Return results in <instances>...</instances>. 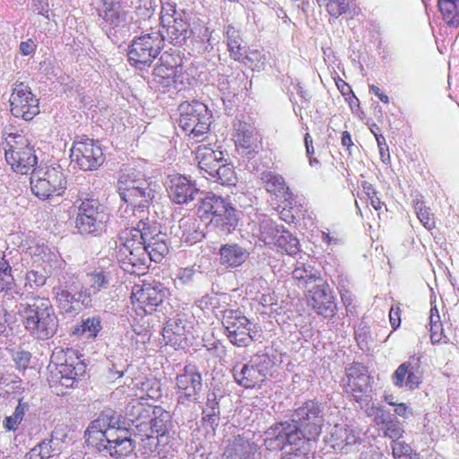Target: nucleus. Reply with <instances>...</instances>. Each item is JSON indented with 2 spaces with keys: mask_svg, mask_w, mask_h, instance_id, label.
I'll use <instances>...</instances> for the list:
<instances>
[{
  "mask_svg": "<svg viewBox=\"0 0 459 459\" xmlns=\"http://www.w3.org/2000/svg\"><path fill=\"white\" fill-rule=\"evenodd\" d=\"M325 408L316 400L298 404L290 420L281 421L265 431L264 444L268 450H283L291 446L295 450L309 452L322 433Z\"/></svg>",
  "mask_w": 459,
  "mask_h": 459,
  "instance_id": "f257e3e1",
  "label": "nucleus"
},
{
  "mask_svg": "<svg viewBox=\"0 0 459 459\" xmlns=\"http://www.w3.org/2000/svg\"><path fill=\"white\" fill-rule=\"evenodd\" d=\"M152 434L150 420L131 423L129 429L123 416L111 409L102 411L85 431L89 443L113 457L129 455L139 440Z\"/></svg>",
  "mask_w": 459,
  "mask_h": 459,
  "instance_id": "f03ea898",
  "label": "nucleus"
},
{
  "mask_svg": "<svg viewBox=\"0 0 459 459\" xmlns=\"http://www.w3.org/2000/svg\"><path fill=\"white\" fill-rule=\"evenodd\" d=\"M117 191L126 206H120L118 212L126 217L128 211L135 217H142V213L150 206L154 198L155 190L152 183L139 170L126 169L117 180Z\"/></svg>",
  "mask_w": 459,
  "mask_h": 459,
  "instance_id": "7ed1b4c3",
  "label": "nucleus"
},
{
  "mask_svg": "<svg viewBox=\"0 0 459 459\" xmlns=\"http://www.w3.org/2000/svg\"><path fill=\"white\" fill-rule=\"evenodd\" d=\"M16 309L25 328L36 338L48 340L56 333L58 319L48 299L25 297Z\"/></svg>",
  "mask_w": 459,
  "mask_h": 459,
  "instance_id": "20e7f679",
  "label": "nucleus"
},
{
  "mask_svg": "<svg viewBox=\"0 0 459 459\" xmlns=\"http://www.w3.org/2000/svg\"><path fill=\"white\" fill-rule=\"evenodd\" d=\"M74 221L75 229L81 235L100 236L106 231L109 221L108 208L93 197L80 198Z\"/></svg>",
  "mask_w": 459,
  "mask_h": 459,
  "instance_id": "39448f33",
  "label": "nucleus"
},
{
  "mask_svg": "<svg viewBox=\"0 0 459 459\" xmlns=\"http://www.w3.org/2000/svg\"><path fill=\"white\" fill-rule=\"evenodd\" d=\"M116 256L121 264V268L131 274H144L151 259L150 253L142 246L141 242L130 234L126 229L121 232L116 241Z\"/></svg>",
  "mask_w": 459,
  "mask_h": 459,
  "instance_id": "423d86ee",
  "label": "nucleus"
},
{
  "mask_svg": "<svg viewBox=\"0 0 459 459\" xmlns=\"http://www.w3.org/2000/svg\"><path fill=\"white\" fill-rule=\"evenodd\" d=\"M164 47L160 31H152L134 38L128 46V62L139 70L150 67Z\"/></svg>",
  "mask_w": 459,
  "mask_h": 459,
  "instance_id": "0eeeda50",
  "label": "nucleus"
},
{
  "mask_svg": "<svg viewBox=\"0 0 459 459\" xmlns=\"http://www.w3.org/2000/svg\"><path fill=\"white\" fill-rule=\"evenodd\" d=\"M143 215L137 222L136 227L126 229V234L136 238L142 246L150 253L151 259L155 262H160L169 252L167 243V234L162 232L158 226L144 221Z\"/></svg>",
  "mask_w": 459,
  "mask_h": 459,
  "instance_id": "6e6552de",
  "label": "nucleus"
},
{
  "mask_svg": "<svg viewBox=\"0 0 459 459\" xmlns=\"http://www.w3.org/2000/svg\"><path fill=\"white\" fill-rule=\"evenodd\" d=\"M273 361L267 354H256L246 363H237L231 372L236 383L245 388H253L264 383L271 373Z\"/></svg>",
  "mask_w": 459,
  "mask_h": 459,
  "instance_id": "1a4fd4ad",
  "label": "nucleus"
},
{
  "mask_svg": "<svg viewBox=\"0 0 459 459\" xmlns=\"http://www.w3.org/2000/svg\"><path fill=\"white\" fill-rule=\"evenodd\" d=\"M178 109V125L186 134L198 137L208 132L212 114L205 104L197 100L184 101Z\"/></svg>",
  "mask_w": 459,
  "mask_h": 459,
  "instance_id": "9d476101",
  "label": "nucleus"
},
{
  "mask_svg": "<svg viewBox=\"0 0 459 459\" xmlns=\"http://www.w3.org/2000/svg\"><path fill=\"white\" fill-rule=\"evenodd\" d=\"M30 188L39 199L61 195L66 188V180L59 167L34 169L30 176Z\"/></svg>",
  "mask_w": 459,
  "mask_h": 459,
  "instance_id": "9b49d317",
  "label": "nucleus"
},
{
  "mask_svg": "<svg viewBox=\"0 0 459 459\" xmlns=\"http://www.w3.org/2000/svg\"><path fill=\"white\" fill-rule=\"evenodd\" d=\"M221 323L230 342L236 346L247 347L258 336L251 322L238 309L224 310Z\"/></svg>",
  "mask_w": 459,
  "mask_h": 459,
  "instance_id": "f8f14e48",
  "label": "nucleus"
},
{
  "mask_svg": "<svg viewBox=\"0 0 459 459\" xmlns=\"http://www.w3.org/2000/svg\"><path fill=\"white\" fill-rule=\"evenodd\" d=\"M71 161L83 171H91L101 166L105 160L103 150L97 140L82 137L74 141L71 148Z\"/></svg>",
  "mask_w": 459,
  "mask_h": 459,
  "instance_id": "ddd939ff",
  "label": "nucleus"
},
{
  "mask_svg": "<svg viewBox=\"0 0 459 459\" xmlns=\"http://www.w3.org/2000/svg\"><path fill=\"white\" fill-rule=\"evenodd\" d=\"M369 380L368 369L363 365L353 363L346 368V378L344 379L346 392L360 405H367L370 401Z\"/></svg>",
  "mask_w": 459,
  "mask_h": 459,
  "instance_id": "4468645a",
  "label": "nucleus"
},
{
  "mask_svg": "<svg viewBox=\"0 0 459 459\" xmlns=\"http://www.w3.org/2000/svg\"><path fill=\"white\" fill-rule=\"evenodd\" d=\"M10 105L12 114L26 121L31 120L39 113V100L32 94L30 87L23 82L13 84Z\"/></svg>",
  "mask_w": 459,
  "mask_h": 459,
  "instance_id": "2eb2a0df",
  "label": "nucleus"
},
{
  "mask_svg": "<svg viewBox=\"0 0 459 459\" xmlns=\"http://www.w3.org/2000/svg\"><path fill=\"white\" fill-rule=\"evenodd\" d=\"M391 378L396 387H405L410 391L419 388L423 381L421 355H411L407 361L398 366Z\"/></svg>",
  "mask_w": 459,
  "mask_h": 459,
  "instance_id": "dca6fc26",
  "label": "nucleus"
},
{
  "mask_svg": "<svg viewBox=\"0 0 459 459\" xmlns=\"http://www.w3.org/2000/svg\"><path fill=\"white\" fill-rule=\"evenodd\" d=\"M176 386L179 403L196 402L203 388L202 375L197 368L191 364L185 366L176 377Z\"/></svg>",
  "mask_w": 459,
  "mask_h": 459,
  "instance_id": "f3484780",
  "label": "nucleus"
},
{
  "mask_svg": "<svg viewBox=\"0 0 459 459\" xmlns=\"http://www.w3.org/2000/svg\"><path fill=\"white\" fill-rule=\"evenodd\" d=\"M167 191L170 200L178 204H188L198 200L203 193L195 184L182 175H170L166 182Z\"/></svg>",
  "mask_w": 459,
  "mask_h": 459,
  "instance_id": "a211bd4d",
  "label": "nucleus"
},
{
  "mask_svg": "<svg viewBox=\"0 0 459 459\" xmlns=\"http://www.w3.org/2000/svg\"><path fill=\"white\" fill-rule=\"evenodd\" d=\"M169 290L160 281H144L142 285L135 284L132 290L131 299L133 302L142 304L146 310H151L160 305L167 297Z\"/></svg>",
  "mask_w": 459,
  "mask_h": 459,
  "instance_id": "6ab92c4d",
  "label": "nucleus"
},
{
  "mask_svg": "<svg viewBox=\"0 0 459 459\" xmlns=\"http://www.w3.org/2000/svg\"><path fill=\"white\" fill-rule=\"evenodd\" d=\"M161 23L164 31L160 32L164 40L168 39L174 46H181L194 33L189 22L182 17H174L161 12Z\"/></svg>",
  "mask_w": 459,
  "mask_h": 459,
  "instance_id": "aec40b11",
  "label": "nucleus"
},
{
  "mask_svg": "<svg viewBox=\"0 0 459 459\" xmlns=\"http://www.w3.org/2000/svg\"><path fill=\"white\" fill-rule=\"evenodd\" d=\"M86 371V365L78 357L66 359L58 365L57 372L52 374L49 383H59L60 386L74 388L79 377Z\"/></svg>",
  "mask_w": 459,
  "mask_h": 459,
  "instance_id": "412c9836",
  "label": "nucleus"
},
{
  "mask_svg": "<svg viewBox=\"0 0 459 459\" xmlns=\"http://www.w3.org/2000/svg\"><path fill=\"white\" fill-rule=\"evenodd\" d=\"M234 141L239 155L253 158L259 151L255 129L250 124L238 120L234 124Z\"/></svg>",
  "mask_w": 459,
  "mask_h": 459,
  "instance_id": "4be33fe9",
  "label": "nucleus"
},
{
  "mask_svg": "<svg viewBox=\"0 0 459 459\" xmlns=\"http://www.w3.org/2000/svg\"><path fill=\"white\" fill-rule=\"evenodd\" d=\"M307 298L318 314L325 316L333 315L336 304L329 285L324 280L308 290Z\"/></svg>",
  "mask_w": 459,
  "mask_h": 459,
  "instance_id": "5701e85b",
  "label": "nucleus"
},
{
  "mask_svg": "<svg viewBox=\"0 0 459 459\" xmlns=\"http://www.w3.org/2000/svg\"><path fill=\"white\" fill-rule=\"evenodd\" d=\"M195 160L204 178L209 179L218 167L224 161L223 152L214 150L209 144H202L196 148Z\"/></svg>",
  "mask_w": 459,
  "mask_h": 459,
  "instance_id": "b1692460",
  "label": "nucleus"
},
{
  "mask_svg": "<svg viewBox=\"0 0 459 459\" xmlns=\"http://www.w3.org/2000/svg\"><path fill=\"white\" fill-rule=\"evenodd\" d=\"M80 290L75 286H63L54 288L55 298L58 307L67 314H77L81 309V303L87 299L79 296Z\"/></svg>",
  "mask_w": 459,
  "mask_h": 459,
  "instance_id": "393cba45",
  "label": "nucleus"
},
{
  "mask_svg": "<svg viewBox=\"0 0 459 459\" xmlns=\"http://www.w3.org/2000/svg\"><path fill=\"white\" fill-rule=\"evenodd\" d=\"M160 64L154 67V82L158 85L167 88L175 82L178 66L176 60L168 53L160 57Z\"/></svg>",
  "mask_w": 459,
  "mask_h": 459,
  "instance_id": "a878e982",
  "label": "nucleus"
},
{
  "mask_svg": "<svg viewBox=\"0 0 459 459\" xmlns=\"http://www.w3.org/2000/svg\"><path fill=\"white\" fill-rule=\"evenodd\" d=\"M359 437L357 431L347 425L335 424L330 431L329 438L325 439L334 450L342 451L358 443Z\"/></svg>",
  "mask_w": 459,
  "mask_h": 459,
  "instance_id": "bb28decb",
  "label": "nucleus"
},
{
  "mask_svg": "<svg viewBox=\"0 0 459 459\" xmlns=\"http://www.w3.org/2000/svg\"><path fill=\"white\" fill-rule=\"evenodd\" d=\"M222 211L210 218V224L216 230L218 235L228 236L236 230L238 222L237 210L229 203Z\"/></svg>",
  "mask_w": 459,
  "mask_h": 459,
  "instance_id": "cd10ccee",
  "label": "nucleus"
},
{
  "mask_svg": "<svg viewBox=\"0 0 459 459\" xmlns=\"http://www.w3.org/2000/svg\"><path fill=\"white\" fill-rule=\"evenodd\" d=\"M13 152L14 153H5V160L16 172L27 174L37 164L38 159L31 145L21 151H13Z\"/></svg>",
  "mask_w": 459,
  "mask_h": 459,
  "instance_id": "c85d7f7f",
  "label": "nucleus"
},
{
  "mask_svg": "<svg viewBox=\"0 0 459 459\" xmlns=\"http://www.w3.org/2000/svg\"><path fill=\"white\" fill-rule=\"evenodd\" d=\"M58 435V429L56 428L52 431L50 438L42 440L32 449H30V451L27 455L29 458L48 459L54 456L56 454H58L60 451L59 446L61 442H63L64 438L66 437L65 434H62V437H59Z\"/></svg>",
  "mask_w": 459,
  "mask_h": 459,
  "instance_id": "c756f323",
  "label": "nucleus"
},
{
  "mask_svg": "<svg viewBox=\"0 0 459 459\" xmlns=\"http://www.w3.org/2000/svg\"><path fill=\"white\" fill-rule=\"evenodd\" d=\"M230 202L225 198L216 195L213 193H206L204 196H200L198 204V214L201 219L210 220L216 213L222 212V209ZM225 212V211H223Z\"/></svg>",
  "mask_w": 459,
  "mask_h": 459,
  "instance_id": "7c9ffc66",
  "label": "nucleus"
},
{
  "mask_svg": "<svg viewBox=\"0 0 459 459\" xmlns=\"http://www.w3.org/2000/svg\"><path fill=\"white\" fill-rule=\"evenodd\" d=\"M260 179L266 191L273 195L276 198L287 200L290 198V188L287 186L284 178L280 174L270 170H264L260 174Z\"/></svg>",
  "mask_w": 459,
  "mask_h": 459,
  "instance_id": "2f4dec72",
  "label": "nucleus"
},
{
  "mask_svg": "<svg viewBox=\"0 0 459 459\" xmlns=\"http://www.w3.org/2000/svg\"><path fill=\"white\" fill-rule=\"evenodd\" d=\"M110 274L105 271H94L86 275V283L88 287L80 290L79 296L84 297L90 300L91 296L108 288L110 284Z\"/></svg>",
  "mask_w": 459,
  "mask_h": 459,
  "instance_id": "473e14b6",
  "label": "nucleus"
},
{
  "mask_svg": "<svg viewBox=\"0 0 459 459\" xmlns=\"http://www.w3.org/2000/svg\"><path fill=\"white\" fill-rule=\"evenodd\" d=\"M292 278L299 288L307 289L310 284H316L323 280L320 272L309 264L297 262L292 271Z\"/></svg>",
  "mask_w": 459,
  "mask_h": 459,
  "instance_id": "72a5a7b5",
  "label": "nucleus"
},
{
  "mask_svg": "<svg viewBox=\"0 0 459 459\" xmlns=\"http://www.w3.org/2000/svg\"><path fill=\"white\" fill-rule=\"evenodd\" d=\"M249 253L238 244H225L220 248V263L226 267H238L248 257Z\"/></svg>",
  "mask_w": 459,
  "mask_h": 459,
  "instance_id": "f704fd0d",
  "label": "nucleus"
},
{
  "mask_svg": "<svg viewBox=\"0 0 459 459\" xmlns=\"http://www.w3.org/2000/svg\"><path fill=\"white\" fill-rule=\"evenodd\" d=\"M224 36L230 56L236 61L243 62L247 58V53L240 31L233 25L229 24L225 27Z\"/></svg>",
  "mask_w": 459,
  "mask_h": 459,
  "instance_id": "c9c22d12",
  "label": "nucleus"
},
{
  "mask_svg": "<svg viewBox=\"0 0 459 459\" xmlns=\"http://www.w3.org/2000/svg\"><path fill=\"white\" fill-rule=\"evenodd\" d=\"M255 451V445L247 438L238 436L224 453L226 459H247Z\"/></svg>",
  "mask_w": 459,
  "mask_h": 459,
  "instance_id": "e433bc0d",
  "label": "nucleus"
},
{
  "mask_svg": "<svg viewBox=\"0 0 459 459\" xmlns=\"http://www.w3.org/2000/svg\"><path fill=\"white\" fill-rule=\"evenodd\" d=\"M282 226L278 225L272 219L264 217L259 224L260 239L268 246H275L276 240L284 231Z\"/></svg>",
  "mask_w": 459,
  "mask_h": 459,
  "instance_id": "4c0bfd02",
  "label": "nucleus"
},
{
  "mask_svg": "<svg viewBox=\"0 0 459 459\" xmlns=\"http://www.w3.org/2000/svg\"><path fill=\"white\" fill-rule=\"evenodd\" d=\"M153 408L137 399H133L126 407V419L134 423L135 421L151 420Z\"/></svg>",
  "mask_w": 459,
  "mask_h": 459,
  "instance_id": "58836bf2",
  "label": "nucleus"
},
{
  "mask_svg": "<svg viewBox=\"0 0 459 459\" xmlns=\"http://www.w3.org/2000/svg\"><path fill=\"white\" fill-rule=\"evenodd\" d=\"M153 413L151 416V426L152 434H160V433H167L168 431H172L173 422L171 415L167 411H162L159 409L156 411L153 409Z\"/></svg>",
  "mask_w": 459,
  "mask_h": 459,
  "instance_id": "ea45409f",
  "label": "nucleus"
},
{
  "mask_svg": "<svg viewBox=\"0 0 459 459\" xmlns=\"http://www.w3.org/2000/svg\"><path fill=\"white\" fill-rule=\"evenodd\" d=\"M443 20L452 27L459 26V0H438Z\"/></svg>",
  "mask_w": 459,
  "mask_h": 459,
  "instance_id": "a19ab883",
  "label": "nucleus"
},
{
  "mask_svg": "<svg viewBox=\"0 0 459 459\" xmlns=\"http://www.w3.org/2000/svg\"><path fill=\"white\" fill-rule=\"evenodd\" d=\"M184 334V325L180 319H169L162 330V336L167 344L175 345Z\"/></svg>",
  "mask_w": 459,
  "mask_h": 459,
  "instance_id": "79ce46f5",
  "label": "nucleus"
},
{
  "mask_svg": "<svg viewBox=\"0 0 459 459\" xmlns=\"http://www.w3.org/2000/svg\"><path fill=\"white\" fill-rule=\"evenodd\" d=\"M208 180L220 183L222 186H233L237 181V177L234 169L224 160Z\"/></svg>",
  "mask_w": 459,
  "mask_h": 459,
  "instance_id": "37998d69",
  "label": "nucleus"
},
{
  "mask_svg": "<svg viewBox=\"0 0 459 459\" xmlns=\"http://www.w3.org/2000/svg\"><path fill=\"white\" fill-rule=\"evenodd\" d=\"M101 320L99 316L88 317L82 324L74 327L73 333L86 335L87 338H95L101 331Z\"/></svg>",
  "mask_w": 459,
  "mask_h": 459,
  "instance_id": "c03bdc74",
  "label": "nucleus"
},
{
  "mask_svg": "<svg viewBox=\"0 0 459 459\" xmlns=\"http://www.w3.org/2000/svg\"><path fill=\"white\" fill-rule=\"evenodd\" d=\"M15 286L9 263L0 256V292L12 291Z\"/></svg>",
  "mask_w": 459,
  "mask_h": 459,
  "instance_id": "a18cd8bd",
  "label": "nucleus"
},
{
  "mask_svg": "<svg viewBox=\"0 0 459 459\" xmlns=\"http://www.w3.org/2000/svg\"><path fill=\"white\" fill-rule=\"evenodd\" d=\"M299 240L289 230H284L281 237L276 240L274 247L286 252L288 255H295L299 251Z\"/></svg>",
  "mask_w": 459,
  "mask_h": 459,
  "instance_id": "49530a36",
  "label": "nucleus"
},
{
  "mask_svg": "<svg viewBox=\"0 0 459 459\" xmlns=\"http://www.w3.org/2000/svg\"><path fill=\"white\" fill-rule=\"evenodd\" d=\"M136 444L139 446V451L143 455H146L148 456H164V453L162 452V448H159V441H156L155 436L153 434L143 437L139 440Z\"/></svg>",
  "mask_w": 459,
  "mask_h": 459,
  "instance_id": "de8ad7c7",
  "label": "nucleus"
},
{
  "mask_svg": "<svg viewBox=\"0 0 459 459\" xmlns=\"http://www.w3.org/2000/svg\"><path fill=\"white\" fill-rule=\"evenodd\" d=\"M391 448L394 459H420L411 446L403 441H394L391 444Z\"/></svg>",
  "mask_w": 459,
  "mask_h": 459,
  "instance_id": "09e8293b",
  "label": "nucleus"
},
{
  "mask_svg": "<svg viewBox=\"0 0 459 459\" xmlns=\"http://www.w3.org/2000/svg\"><path fill=\"white\" fill-rule=\"evenodd\" d=\"M361 195H359V199L366 198L367 202L370 203V205L376 210L378 211L382 208V202L380 198L377 196V192L373 187V186L367 182L363 181L361 183Z\"/></svg>",
  "mask_w": 459,
  "mask_h": 459,
  "instance_id": "8fccbe9b",
  "label": "nucleus"
},
{
  "mask_svg": "<svg viewBox=\"0 0 459 459\" xmlns=\"http://www.w3.org/2000/svg\"><path fill=\"white\" fill-rule=\"evenodd\" d=\"M103 19L113 29L124 27L126 24V13L118 9L109 8L104 11Z\"/></svg>",
  "mask_w": 459,
  "mask_h": 459,
  "instance_id": "3c124183",
  "label": "nucleus"
},
{
  "mask_svg": "<svg viewBox=\"0 0 459 459\" xmlns=\"http://www.w3.org/2000/svg\"><path fill=\"white\" fill-rule=\"evenodd\" d=\"M29 140L19 134H10L6 138V147L4 148V153L13 152V151H21L30 146Z\"/></svg>",
  "mask_w": 459,
  "mask_h": 459,
  "instance_id": "603ef678",
  "label": "nucleus"
},
{
  "mask_svg": "<svg viewBox=\"0 0 459 459\" xmlns=\"http://www.w3.org/2000/svg\"><path fill=\"white\" fill-rule=\"evenodd\" d=\"M382 423L385 425V435L392 439V443L394 441H400L403 433L402 424L398 420H381Z\"/></svg>",
  "mask_w": 459,
  "mask_h": 459,
  "instance_id": "864d4df0",
  "label": "nucleus"
},
{
  "mask_svg": "<svg viewBox=\"0 0 459 459\" xmlns=\"http://www.w3.org/2000/svg\"><path fill=\"white\" fill-rule=\"evenodd\" d=\"M325 7L330 16L336 20L348 11L349 2L346 0H328Z\"/></svg>",
  "mask_w": 459,
  "mask_h": 459,
  "instance_id": "5fc2aeb1",
  "label": "nucleus"
},
{
  "mask_svg": "<svg viewBox=\"0 0 459 459\" xmlns=\"http://www.w3.org/2000/svg\"><path fill=\"white\" fill-rule=\"evenodd\" d=\"M417 216L420 222L423 224V226L430 230L433 227H435V221L433 219V214L430 213V211L429 208L423 206L422 204H417L416 207Z\"/></svg>",
  "mask_w": 459,
  "mask_h": 459,
  "instance_id": "6e6d98bb",
  "label": "nucleus"
},
{
  "mask_svg": "<svg viewBox=\"0 0 459 459\" xmlns=\"http://www.w3.org/2000/svg\"><path fill=\"white\" fill-rule=\"evenodd\" d=\"M173 435V431H168L167 433H160L155 436L156 441H159V448H162V452L164 453L163 457H166L167 454L169 452V448L171 446Z\"/></svg>",
  "mask_w": 459,
  "mask_h": 459,
  "instance_id": "4d7b16f0",
  "label": "nucleus"
},
{
  "mask_svg": "<svg viewBox=\"0 0 459 459\" xmlns=\"http://www.w3.org/2000/svg\"><path fill=\"white\" fill-rule=\"evenodd\" d=\"M47 277L37 271H30L26 274V284H29L30 288L40 287L46 283Z\"/></svg>",
  "mask_w": 459,
  "mask_h": 459,
  "instance_id": "13d9d810",
  "label": "nucleus"
},
{
  "mask_svg": "<svg viewBox=\"0 0 459 459\" xmlns=\"http://www.w3.org/2000/svg\"><path fill=\"white\" fill-rule=\"evenodd\" d=\"M213 395V398H208L206 403V407L204 410L203 413L204 414V419H207V420L213 422L214 419L213 417L219 414V405L216 402L215 395Z\"/></svg>",
  "mask_w": 459,
  "mask_h": 459,
  "instance_id": "bf43d9fd",
  "label": "nucleus"
},
{
  "mask_svg": "<svg viewBox=\"0 0 459 459\" xmlns=\"http://www.w3.org/2000/svg\"><path fill=\"white\" fill-rule=\"evenodd\" d=\"M30 358L31 355L29 351H22L14 354L13 360L19 368L25 369L30 361Z\"/></svg>",
  "mask_w": 459,
  "mask_h": 459,
  "instance_id": "052dcab7",
  "label": "nucleus"
},
{
  "mask_svg": "<svg viewBox=\"0 0 459 459\" xmlns=\"http://www.w3.org/2000/svg\"><path fill=\"white\" fill-rule=\"evenodd\" d=\"M32 11L39 15L48 17L49 5L48 0H32Z\"/></svg>",
  "mask_w": 459,
  "mask_h": 459,
  "instance_id": "680f3d73",
  "label": "nucleus"
},
{
  "mask_svg": "<svg viewBox=\"0 0 459 459\" xmlns=\"http://www.w3.org/2000/svg\"><path fill=\"white\" fill-rule=\"evenodd\" d=\"M287 450L286 455H282L281 459H306L308 452H302L301 450H295L291 446H287L284 449Z\"/></svg>",
  "mask_w": 459,
  "mask_h": 459,
  "instance_id": "e2e57ef3",
  "label": "nucleus"
},
{
  "mask_svg": "<svg viewBox=\"0 0 459 459\" xmlns=\"http://www.w3.org/2000/svg\"><path fill=\"white\" fill-rule=\"evenodd\" d=\"M429 321L430 331H442V325L436 307L430 309Z\"/></svg>",
  "mask_w": 459,
  "mask_h": 459,
  "instance_id": "0e129e2a",
  "label": "nucleus"
},
{
  "mask_svg": "<svg viewBox=\"0 0 459 459\" xmlns=\"http://www.w3.org/2000/svg\"><path fill=\"white\" fill-rule=\"evenodd\" d=\"M21 422L22 420L18 419V417L12 414L11 416L6 417L4 420V427L6 430L14 431L18 429Z\"/></svg>",
  "mask_w": 459,
  "mask_h": 459,
  "instance_id": "69168bd1",
  "label": "nucleus"
},
{
  "mask_svg": "<svg viewBox=\"0 0 459 459\" xmlns=\"http://www.w3.org/2000/svg\"><path fill=\"white\" fill-rule=\"evenodd\" d=\"M36 45L32 39L22 41L20 44V51L23 56L30 55L35 50Z\"/></svg>",
  "mask_w": 459,
  "mask_h": 459,
  "instance_id": "338daca9",
  "label": "nucleus"
},
{
  "mask_svg": "<svg viewBox=\"0 0 459 459\" xmlns=\"http://www.w3.org/2000/svg\"><path fill=\"white\" fill-rule=\"evenodd\" d=\"M390 323L396 329L400 325V309L392 307L389 313Z\"/></svg>",
  "mask_w": 459,
  "mask_h": 459,
  "instance_id": "774afa93",
  "label": "nucleus"
}]
</instances>
